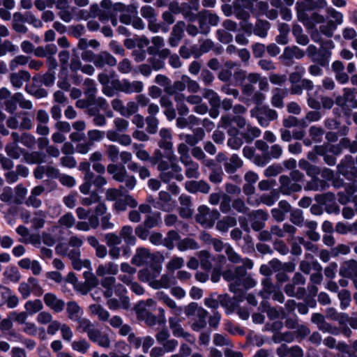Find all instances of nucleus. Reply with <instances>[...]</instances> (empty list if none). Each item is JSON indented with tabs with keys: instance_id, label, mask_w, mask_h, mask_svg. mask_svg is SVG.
Returning a JSON list of instances; mask_svg holds the SVG:
<instances>
[{
	"instance_id": "39",
	"label": "nucleus",
	"mask_w": 357,
	"mask_h": 357,
	"mask_svg": "<svg viewBox=\"0 0 357 357\" xmlns=\"http://www.w3.org/2000/svg\"><path fill=\"white\" fill-rule=\"evenodd\" d=\"M192 5L188 3L181 4L182 8V14L185 18H188L190 21H195L197 19V15L191 12V10H197L199 8L198 0H191Z\"/></svg>"
},
{
	"instance_id": "60",
	"label": "nucleus",
	"mask_w": 357,
	"mask_h": 357,
	"mask_svg": "<svg viewBox=\"0 0 357 357\" xmlns=\"http://www.w3.org/2000/svg\"><path fill=\"white\" fill-rule=\"evenodd\" d=\"M263 288L260 291L261 297L264 299L268 298L275 291V287L269 278H266L262 281Z\"/></svg>"
},
{
	"instance_id": "35",
	"label": "nucleus",
	"mask_w": 357,
	"mask_h": 357,
	"mask_svg": "<svg viewBox=\"0 0 357 357\" xmlns=\"http://www.w3.org/2000/svg\"><path fill=\"white\" fill-rule=\"evenodd\" d=\"M287 91L285 89L275 88L272 91L271 104L273 107L282 108L284 106L283 99L286 97Z\"/></svg>"
},
{
	"instance_id": "54",
	"label": "nucleus",
	"mask_w": 357,
	"mask_h": 357,
	"mask_svg": "<svg viewBox=\"0 0 357 357\" xmlns=\"http://www.w3.org/2000/svg\"><path fill=\"white\" fill-rule=\"evenodd\" d=\"M203 96L207 99L212 107H218L221 100L216 92L211 89H204Z\"/></svg>"
},
{
	"instance_id": "6",
	"label": "nucleus",
	"mask_w": 357,
	"mask_h": 357,
	"mask_svg": "<svg viewBox=\"0 0 357 357\" xmlns=\"http://www.w3.org/2000/svg\"><path fill=\"white\" fill-rule=\"evenodd\" d=\"M218 128L227 130L229 135L227 144L230 149L238 150L242 146L244 139L240 135L239 130L232 125L231 116L228 114L222 116L218 123Z\"/></svg>"
},
{
	"instance_id": "51",
	"label": "nucleus",
	"mask_w": 357,
	"mask_h": 357,
	"mask_svg": "<svg viewBox=\"0 0 357 357\" xmlns=\"http://www.w3.org/2000/svg\"><path fill=\"white\" fill-rule=\"evenodd\" d=\"M6 152L8 156L13 159H18L24 153L25 150L20 147L15 143H10L6 145Z\"/></svg>"
},
{
	"instance_id": "59",
	"label": "nucleus",
	"mask_w": 357,
	"mask_h": 357,
	"mask_svg": "<svg viewBox=\"0 0 357 357\" xmlns=\"http://www.w3.org/2000/svg\"><path fill=\"white\" fill-rule=\"evenodd\" d=\"M177 248L180 251L183 252L187 250H197L199 248V245L194 239L186 238L178 242Z\"/></svg>"
},
{
	"instance_id": "36",
	"label": "nucleus",
	"mask_w": 357,
	"mask_h": 357,
	"mask_svg": "<svg viewBox=\"0 0 357 357\" xmlns=\"http://www.w3.org/2000/svg\"><path fill=\"white\" fill-rule=\"evenodd\" d=\"M271 229L272 234L279 238L284 237L286 234L292 236L296 231V229L293 225L287 223L284 224L282 227L278 225L272 226Z\"/></svg>"
},
{
	"instance_id": "58",
	"label": "nucleus",
	"mask_w": 357,
	"mask_h": 357,
	"mask_svg": "<svg viewBox=\"0 0 357 357\" xmlns=\"http://www.w3.org/2000/svg\"><path fill=\"white\" fill-rule=\"evenodd\" d=\"M155 82L164 88V91L172 96L171 80L165 75L158 74L155 77Z\"/></svg>"
},
{
	"instance_id": "52",
	"label": "nucleus",
	"mask_w": 357,
	"mask_h": 357,
	"mask_svg": "<svg viewBox=\"0 0 357 357\" xmlns=\"http://www.w3.org/2000/svg\"><path fill=\"white\" fill-rule=\"evenodd\" d=\"M270 29V24L267 21L258 20L254 28V34L261 38H266L268 31Z\"/></svg>"
},
{
	"instance_id": "57",
	"label": "nucleus",
	"mask_w": 357,
	"mask_h": 357,
	"mask_svg": "<svg viewBox=\"0 0 357 357\" xmlns=\"http://www.w3.org/2000/svg\"><path fill=\"white\" fill-rule=\"evenodd\" d=\"M197 256L200 261L201 267L206 271L211 270L212 268V264L209 252L206 250H202L197 253Z\"/></svg>"
},
{
	"instance_id": "42",
	"label": "nucleus",
	"mask_w": 357,
	"mask_h": 357,
	"mask_svg": "<svg viewBox=\"0 0 357 357\" xmlns=\"http://www.w3.org/2000/svg\"><path fill=\"white\" fill-rule=\"evenodd\" d=\"M66 310L68 318L73 321L79 319L83 314V310L75 301L68 302Z\"/></svg>"
},
{
	"instance_id": "8",
	"label": "nucleus",
	"mask_w": 357,
	"mask_h": 357,
	"mask_svg": "<svg viewBox=\"0 0 357 357\" xmlns=\"http://www.w3.org/2000/svg\"><path fill=\"white\" fill-rule=\"evenodd\" d=\"M327 11V18L328 19L326 24L321 23L319 26V31L326 36L330 38L333 35L338 25L343 22V16L342 13L337 12L333 8H328Z\"/></svg>"
},
{
	"instance_id": "47",
	"label": "nucleus",
	"mask_w": 357,
	"mask_h": 357,
	"mask_svg": "<svg viewBox=\"0 0 357 357\" xmlns=\"http://www.w3.org/2000/svg\"><path fill=\"white\" fill-rule=\"evenodd\" d=\"M43 308V305L40 299L30 300L25 303L24 309L30 314H34L40 312Z\"/></svg>"
},
{
	"instance_id": "50",
	"label": "nucleus",
	"mask_w": 357,
	"mask_h": 357,
	"mask_svg": "<svg viewBox=\"0 0 357 357\" xmlns=\"http://www.w3.org/2000/svg\"><path fill=\"white\" fill-rule=\"evenodd\" d=\"M90 347L89 342L84 338H80L71 342L72 349L82 354H86Z\"/></svg>"
},
{
	"instance_id": "22",
	"label": "nucleus",
	"mask_w": 357,
	"mask_h": 357,
	"mask_svg": "<svg viewBox=\"0 0 357 357\" xmlns=\"http://www.w3.org/2000/svg\"><path fill=\"white\" fill-rule=\"evenodd\" d=\"M159 135L160 137V139L158 142L160 148L166 151H174L172 149V135L170 130L165 128H161L159 132Z\"/></svg>"
},
{
	"instance_id": "43",
	"label": "nucleus",
	"mask_w": 357,
	"mask_h": 357,
	"mask_svg": "<svg viewBox=\"0 0 357 357\" xmlns=\"http://www.w3.org/2000/svg\"><path fill=\"white\" fill-rule=\"evenodd\" d=\"M292 34L296 43L301 45H307L310 42L308 36L303 33L302 27L298 24L294 25Z\"/></svg>"
},
{
	"instance_id": "7",
	"label": "nucleus",
	"mask_w": 357,
	"mask_h": 357,
	"mask_svg": "<svg viewBox=\"0 0 357 357\" xmlns=\"http://www.w3.org/2000/svg\"><path fill=\"white\" fill-rule=\"evenodd\" d=\"M231 119L232 123L234 122L236 124L238 129H243L241 132L239 131V134L246 143H250L260 136L261 130L257 126H253L247 123L245 119L243 116H234Z\"/></svg>"
},
{
	"instance_id": "11",
	"label": "nucleus",
	"mask_w": 357,
	"mask_h": 357,
	"mask_svg": "<svg viewBox=\"0 0 357 357\" xmlns=\"http://www.w3.org/2000/svg\"><path fill=\"white\" fill-rule=\"evenodd\" d=\"M18 290L24 299L27 298L31 294L40 296L43 292L38 280L34 278H29L26 282L20 283Z\"/></svg>"
},
{
	"instance_id": "38",
	"label": "nucleus",
	"mask_w": 357,
	"mask_h": 357,
	"mask_svg": "<svg viewBox=\"0 0 357 357\" xmlns=\"http://www.w3.org/2000/svg\"><path fill=\"white\" fill-rule=\"evenodd\" d=\"M207 315L208 312L205 309L199 310V312L191 324V328L194 331H199L204 328L206 326Z\"/></svg>"
},
{
	"instance_id": "17",
	"label": "nucleus",
	"mask_w": 357,
	"mask_h": 357,
	"mask_svg": "<svg viewBox=\"0 0 357 357\" xmlns=\"http://www.w3.org/2000/svg\"><path fill=\"white\" fill-rule=\"evenodd\" d=\"M93 63L97 68H102L105 66H114L117 61L109 52H102L93 56Z\"/></svg>"
},
{
	"instance_id": "45",
	"label": "nucleus",
	"mask_w": 357,
	"mask_h": 357,
	"mask_svg": "<svg viewBox=\"0 0 357 357\" xmlns=\"http://www.w3.org/2000/svg\"><path fill=\"white\" fill-rule=\"evenodd\" d=\"M327 186L328 185L326 181L321 180L317 177H313L306 183L305 190L313 191L324 190Z\"/></svg>"
},
{
	"instance_id": "40",
	"label": "nucleus",
	"mask_w": 357,
	"mask_h": 357,
	"mask_svg": "<svg viewBox=\"0 0 357 357\" xmlns=\"http://www.w3.org/2000/svg\"><path fill=\"white\" fill-rule=\"evenodd\" d=\"M121 241L123 240L127 245H134L136 243V238L133 234V229L131 226L125 225L120 231Z\"/></svg>"
},
{
	"instance_id": "44",
	"label": "nucleus",
	"mask_w": 357,
	"mask_h": 357,
	"mask_svg": "<svg viewBox=\"0 0 357 357\" xmlns=\"http://www.w3.org/2000/svg\"><path fill=\"white\" fill-rule=\"evenodd\" d=\"M264 310L266 312V314L270 319H284L287 317V313L282 309V307H280L279 310H277L275 307H270L266 305V303H263Z\"/></svg>"
},
{
	"instance_id": "32",
	"label": "nucleus",
	"mask_w": 357,
	"mask_h": 357,
	"mask_svg": "<svg viewBox=\"0 0 357 357\" xmlns=\"http://www.w3.org/2000/svg\"><path fill=\"white\" fill-rule=\"evenodd\" d=\"M239 298H237V296H234L235 301L231 299L227 295H219L218 298H220V305L225 308L226 313L230 314L234 311L236 309V302H241L243 301V298L241 296L238 295Z\"/></svg>"
},
{
	"instance_id": "49",
	"label": "nucleus",
	"mask_w": 357,
	"mask_h": 357,
	"mask_svg": "<svg viewBox=\"0 0 357 357\" xmlns=\"http://www.w3.org/2000/svg\"><path fill=\"white\" fill-rule=\"evenodd\" d=\"M91 314L96 315L100 321H108L109 318V312L102 306L98 304H93L89 306Z\"/></svg>"
},
{
	"instance_id": "29",
	"label": "nucleus",
	"mask_w": 357,
	"mask_h": 357,
	"mask_svg": "<svg viewBox=\"0 0 357 357\" xmlns=\"http://www.w3.org/2000/svg\"><path fill=\"white\" fill-rule=\"evenodd\" d=\"M181 208L179 214L182 218H188L192 215V203L190 197L187 195H181L179 197Z\"/></svg>"
},
{
	"instance_id": "24",
	"label": "nucleus",
	"mask_w": 357,
	"mask_h": 357,
	"mask_svg": "<svg viewBox=\"0 0 357 357\" xmlns=\"http://www.w3.org/2000/svg\"><path fill=\"white\" fill-rule=\"evenodd\" d=\"M340 275L349 278L357 277V261L353 259L344 261L340 266Z\"/></svg>"
},
{
	"instance_id": "34",
	"label": "nucleus",
	"mask_w": 357,
	"mask_h": 357,
	"mask_svg": "<svg viewBox=\"0 0 357 357\" xmlns=\"http://www.w3.org/2000/svg\"><path fill=\"white\" fill-rule=\"evenodd\" d=\"M84 278L85 279L84 289L81 290L83 294H86L91 289L96 287L98 283L97 275L92 273V270H88L83 273Z\"/></svg>"
},
{
	"instance_id": "18",
	"label": "nucleus",
	"mask_w": 357,
	"mask_h": 357,
	"mask_svg": "<svg viewBox=\"0 0 357 357\" xmlns=\"http://www.w3.org/2000/svg\"><path fill=\"white\" fill-rule=\"evenodd\" d=\"M89 339L103 348H108L110 346V340L107 335L102 333L99 329L94 328L89 331Z\"/></svg>"
},
{
	"instance_id": "23",
	"label": "nucleus",
	"mask_w": 357,
	"mask_h": 357,
	"mask_svg": "<svg viewBox=\"0 0 357 357\" xmlns=\"http://www.w3.org/2000/svg\"><path fill=\"white\" fill-rule=\"evenodd\" d=\"M10 82L12 86L16 89H20L24 82H29L31 75L28 71L20 70L10 75Z\"/></svg>"
},
{
	"instance_id": "61",
	"label": "nucleus",
	"mask_w": 357,
	"mask_h": 357,
	"mask_svg": "<svg viewBox=\"0 0 357 357\" xmlns=\"http://www.w3.org/2000/svg\"><path fill=\"white\" fill-rule=\"evenodd\" d=\"M295 70L289 75V82L291 84L298 83L302 80L301 78L305 73V69L302 66H296Z\"/></svg>"
},
{
	"instance_id": "33",
	"label": "nucleus",
	"mask_w": 357,
	"mask_h": 357,
	"mask_svg": "<svg viewBox=\"0 0 357 357\" xmlns=\"http://www.w3.org/2000/svg\"><path fill=\"white\" fill-rule=\"evenodd\" d=\"M45 158L46 155L40 151H25L23 154L24 161L30 165L43 163L45 162Z\"/></svg>"
},
{
	"instance_id": "21",
	"label": "nucleus",
	"mask_w": 357,
	"mask_h": 357,
	"mask_svg": "<svg viewBox=\"0 0 357 357\" xmlns=\"http://www.w3.org/2000/svg\"><path fill=\"white\" fill-rule=\"evenodd\" d=\"M152 258V255L148 249L144 248H138L136 250L135 255L132 258L131 262L134 265L140 266L145 264H148Z\"/></svg>"
},
{
	"instance_id": "37",
	"label": "nucleus",
	"mask_w": 357,
	"mask_h": 357,
	"mask_svg": "<svg viewBox=\"0 0 357 357\" xmlns=\"http://www.w3.org/2000/svg\"><path fill=\"white\" fill-rule=\"evenodd\" d=\"M56 252L58 254L68 257L70 261L81 256L80 249L64 246L63 244L56 245Z\"/></svg>"
},
{
	"instance_id": "48",
	"label": "nucleus",
	"mask_w": 357,
	"mask_h": 357,
	"mask_svg": "<svg viewBox=\"0 0 357 357\" xmlns=\"http://www.w3.org/2000/svg\"><path fill=\"white\" fill-rule=\"evenodd\" d=\"M307 31L310 34L312 40L317 43L321 44L322 47H326L329 49L334 47V43L331 40L326 41L324 43H323L321 36L319 33L320 31L316 29V26L314 29H311Z\"/></svg>"
},
{
	"instance_id": "1",
	"label": "nucleus",
	"mask_w": 357,
	"mask_h": 357,
	"mask_svg": "<svg viewBox=\"0 0 357 357\" xmlns=\"http://www.w3.org/2000/svg\"><path fill=\"white\" fill-rule=\"evenodd\" d=\"M151 164L157 165L160 178L164 183H169L172 179L181 181L184 178L174 151H166L164 155L160 149H155L151 156Z\"/></svg>"
},
{
	"instance_id": "53",
	"label": "nucleus",
	"mask_w": 357,
	"mask_h": 357,
	"mask_svg": "<svg viewBox=\"0 0 357 357\" xmlns=\"http://www.w3.org/2000/svg\"><path fill=\"white\" fill-rule=\"evenodd\" d=\"M159 199L158 208L165 211H169L172 208V205L170 204L171 196L167 192L160 191L159 192Z\"/></svg>"
},
{
	"instance_id": "10",
	"label": "nucleus",
	"mask_w": 357,
	"mask_h": 357,
	"mask_svg": "<svg viewBox=\"0 0 357 357\" xmlns=\"http://www.w3.org/2000/svg\"><path fill=\"white\" fill-rule=\"evenodd\" d=\"M250 116L256 118L261 127H268L270 122L278 119L275 110L268 107H257L250 110Z\"/></svg>"
},
{
	"instance_id": "14",
	"label": "nucleus",
	"mask_w": 357,
	"mask_h": 357,
	"mask_svg": "<svg viewBox=\"0 0 357 357\" xmlns=\"http://www.w3.org/2000/svg\"><path fill=\"white\" fill-rule=\"evenodd\" d=\"M162 271V266L159 264L151 265L149 267L142 269L138 273L139 279L149 285L155 278H157Z\"/></svg>"
},
{
	"instance_id": "28",
	"label": "nucleus",
	"mask_w": 357,
	"mask_h": 357,
	"mask_svg": "<svg viewBox=\"0 0 357 357\" xmlns=\"http://www.w3.org/2000/svg\"><path fill=\"white\" fill-rule=\"evenodd\" d=\"M107 305L111 310H128L130 307V300L127 296H121L119 298H109Z\"/></svg>"
},
{
	"instance_id": "27",
	"label": "nucleus",
	"mask_w": 357,
	"mask_h": 357,
	"mask_svg": "<svg viewBox=\"0 0 357 357\" xmlns=\"http://www.w3.org/2000/svg\"><path fill=\"white\" fill-rule=\"evenodd\" d=\"M181 163L184 165L185 168V175L187 178H198L199 177V166L197 162L193 161L192 158H189L186 160L181 162Z\"/></svg>"
},
{
	"instance_id": "64",
	"label": "nucleus",
	"mask_w": 357,
	"mask_h": 357,
	"mask_svg": "<svg viewBox=\"0 0 357 357\" xmlns=\"http://www.w3.org/2000/svg\"><path fill=\"white\" fill-rule=\"evenodd\" d=\"M105 153L109 158L112 162H116L119 157V148L114 144L105 145Z\"/></svg>"
},
{
	"instance_id": "56",
	"label": "nucleus",
	"mask_w": 357,
	"mask_h": 357,
	"mask_svg": "<svg viewBox=\"0 0 357 357\" xmlns=\"http://www.w3.org/2000/svg\"><path fill=\"white\" fill-rule=\"evenodd\" d=\"M4 278L12 282H17L20 279V273L15 266H8L3 272Z\"/></svg>"
},
{
	"instance_id": "20",
	"label": "nucleus",
	"mask_w": 357,
	"mask_h": 357,
	"mask_svg": "<svg viewBox=\"0 0 357 357\" xmlns=\"http://www.w3.org/2000/svg\"><path fill=\"white\" fill-rule=\"evenodd\" d=\"M119 273V266L112 261L100 264L96 271L98 277L105 275H116Z\"/></svg>"
},
{
	"instance_id": "46",
	"label": "nucleus",
	"mask_w": 357,
	"mask_h": 357,
	"mask_svg": "<svg viewBox=\"0 0 357 357\" xmlns=\"http://www.w3.org/2000/svg\"><path fill=\"white\" fill-rule=\"evenodd\" d=\"M295 338V333L291 331H286L284 333L276 332L272 336V340L276 344L285 342L287 343L292 342Z\"/></svg>"
},
{
	"instance_id": "63",
	"label": "nucleus",
	"mask_w": 357,
	"mask_h": 357,
	"mask_svg": "<svg viewBox=\"0 0 357 357\" xmlns=\"http://www.w3.org/2000/svg\"><path fill=\"white\" fill-rule=\"evenodd\" d=\"M146 131L150 134H155L158 128L159 121L153 116H148L146 119Z\"/></svg>"
},
{
	"instance_id": "13",
	"label": "nucleus",
	"mask_w": 357,
	"mask_h": 357,
	"mask_svg": "<svg viewBox=\"0 0 357 357\" xmlns=\"http://www.w3.org/2000/svg\"><path fill=\"white\" fill-rule=\"evenodd\" d=\"M280 183V191L285 195H290L291 192H299L302 189L300 183L294 182L290 176L282 175L279 178Z\"/></svg>"
},
{
	"instance_id": "19",
	"label": "nucleus",
	"mask_w": 357,
	"mask_h": 357,
	"mask_svg": "<svg viewBox=\"0 0 357 357\" xmlns=\"http://www.w3.org/2000/svg\"><path fill=\"white\" fill-rule=\"evenodd\" d=\"M185 188L190 193L202 192L207 194L211 189L209 184L204 180L185 182Z\"/></svg>"
},
{
	"instance_id": "5",
	"label": "nucleus",
	"mask_w": 357,
	"mask_h": 357,
	"mask_svg": "<svg viewBox=\"0 0 357 357\" xmlns=\"http://www.w3.org/2000/svg\"><path fill=\"white\" fill-rule=\"evenodd\" d=\"M337 170L347 178L354 180L352 185H347L344 191H340L337 194L339 202L346 204L350 201L353 202L354 194L357 192V168L354 166L352 156L346 155L337 165Z\"/></svg>"
},
{
	"instance_id": "30",
	"label": "nucleus",
	"mask_w": 357,
	"mask_h": 357,
	"mask_svg": "<svg viewBox=\"0 0 357 357\" xmlns=\"http://www.w3.org/2000/svg\"><path fill=\"white\" fill-rule=\"evenodd\" d=\"M243 165V161L237 154H232L224 163V167L227 173L233 174L240 169Z\"/></svg>"
},
{
	"instance_id": "9",
	"label": "nucleus",
	"mask_w": 357,
	"mask_h": 357,
	"mask_svg": "<svg viewBox=\"0 0 357 357\" xmlns=\"http://www.w3.org/2000/svg\"><path fill=\"white\" fill-rule=\"evenodd\" d=\"M220 215L217 210H211L208 206L202 205L197 209L196 221L204 228H211Z\"/></svg>"
},
{
	"instance_id": "4",
	"label": "nucleus",
	"mask_w": 357,
	"mask_h": 357,
	"mask_svg": "<svg viewBox=\"0 0 357 357\" xmlns=\"http://www.w3.org/2000/svg\"><path fill=\"white\" fill-rule=\"evenodd\" d=\"M155 298L166 305L171 310V313L175 317L169 318V326L172 334L177 337H183L190 344L195 342V337L188 332L184 331L181 326V320L177 317L181 314L183 308L177 305L176 302L163 291H158L155 294Z\"/></svg>"
},
{
	"instance_id": "25",
	"label": "nucleus",
	"mask_w": 357,
	"mask_h": 357,
	"mask_svg": "<svg viewBox=\"0 0 357 357\" xmlns=\"http://www.w3.org/2000/svg\"><path fill=\"white\" fill-rule=\"evenodd\" d=\"M185 23L183 22H178L173 27L170 37L169 38V43L172 47L178 45L179 41L183 36V29Z\"/></svg>"
},
{
	"instance_id": "62",
	"label": "nucleus",
	"mask_w": 357,
	"mask_h": 357,
	"mask_svg": "<svg viewBox=\"0 0 357 357\" xmlns=\"http://www.w3.org/2000/svg\"><path fill=\"white\" fill-rule=\"evenodd\" d=\"M217 39L223 44H229L233 41V36L224 29H219L215 32Z\"/></svg>"
},
{
	"instance_id": "26",
	"label": "nucleus",
	"mask_w": 357,
	"mask_h": 357,
	"mask_svg": "<svg viewBox=\"0 0 357 357\" xmlns=\"http://www.w3.org/2000/svg\"><path fill=\"white\" fill-rule=\"evenodd\" d=\"M107 171L112 175V178L118 182H123L125 177L128 174L124 166H119L116 164H109Z\"/></svg>"
},
{
	"instance_id": "3",
	"label": "nucleus",
	"mask_w": 357,
	"mask_h": 357,
	"mask_svg": "<svg viewBox=\"0 0 357 357\" xmlns=\"http://www.w3.org/2000/svg\"><path fill=\"white\" fill-rule=\"evenodd\" d=\"M326 0H304L296 3L298 20L307 30L314 29L318 24L325 22L324 15L312 11L314 8H322L326 6Z\"/></svg>"
},
{
	"instance_id": "16",
	"label": "nucleus",
	"mask_w": 357,
	"mask_h": 357,
	"mask_svg": "<svg viewBox=\"0 0 357 357\" xmlns=\"http://www.w3.org/2000/svg\"><path fill=\"white\" fill-rule=\"evenodd\" d=\"M43 301L46 306L56 313L61 312L65 307V302L52 293L45 294Z\"/></svg>"
},
{
	"instance_id": "41",
	"label": "nucleus",
	"mask_w": 357,
	"mask_h": 357,
	"mask_svg": "<svg viewBox=\"0 0 357 357\" xmlns=\"http://www.w3.org/2000/svg\"><path fill=\"white\" fill-rule=\"evenodd\" d=\"M137 317L144 321L145 324L151 327H153L155 326H159V319L158 318L153 314L149 312L147 310H141L137 313Z\"/></svg>"
},
{
	"instance_id": "12",
	"label": "nucleus",
	"mask_w": 357,
	"mask_h": 357,
	"mask_svg": "<svg viewBox=\"0 0 357 357\" xmlns=\"http://www.w3.org/2000/svg\"><path fill=\"white\" fill-rule=\"evenodd\" d=\"M252 6L251 0H236L234 4V14L238 20H248Z\"/></svg>"
},
{
	"instance_id": "31",
	"label": "nucleus",
	"mask_w": 357,
	"mask_h": 357,
	"mask_svg": "<svg viewBox=\"0 0 357 357\" xmlns=\"http://www.w3.org/2000/svg\"><path fill=\"white\" fill-rule=\"evenodd\" d=\"M305 56V52L298 46H287L284 49L281 56L285 61H290L293 59H301Z\"/></svg>"
},
{
	"instance_id": "2",
	"label": "nucleus",
	"mask_w": 357,
	"mask_h": 357,
	"mask_svg": "<svg viewBox=\"0 0 357 357\" xmlns=\"http://www.w3.org/2000/svg\"><path fill=\"white\" fill-rule=\"evenodd\" d=\"M226 255L229 261L233 264H242L235 268L234 271L228 270L225 271L222 274L223 278L230 282L229 289L231 291L237 294L238 284H240L239 281L245 278L247 274V270H250L253 268V261L248 259H242L241 256L234 251L232 247H227L226 250Z\"/></svg>"
},
{
	"instance_id": "55",
	"label": "nucleus",
	"mask_w": 357,
	"mask_h": 357,
	"mask_svg": "<svg viewBox=\"0 0 357 357\" xmlns=\"http://www.w3.org/2000/svg\"><path fill=\"white\" fill-rule=\"evenodd\" d=\"M279 197L280 191L277 189H273L269 193L262 195L261 196V203L271 206L278 200Z\"/></svg>"
},
{
	"instance_id": "15",
	"label": "nucleus",
	"mask_w": 357,
	"mask_h": 357,
	"mask_svg": "<svg viewBox=\"0 0 357 357\" xmlns=\"http://www.w3.org/2000/svg\"><path fill=\"white\" fill-rule=\"evenodd\" d=\"M118 89L127 94L138 93L144 90V84L141 81L130 82L128 79H123L121 82H119Z\"/></svg>"
}]
</instances>
